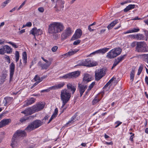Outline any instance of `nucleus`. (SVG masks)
I'll return each instance as SVG.
<instances>
[{"label":"nucleus","mask_w":148,"mask_h":148,"mask_svg":"<svg viewBox=\"0 0 148 148\" xmlns=\"http://www.w3.org/2000/svg\"><path fill=\"white\" fill-rule=\"evenodd\" d=\"M64 28L62 23L60 22H53L48 26V33L54 36L63 31Z\"/></svg>","instance_id":"obj_1"},{"label":"nucleus","mask_w":148,"mask_h":148,"mask_svg":"<svg viewBox=\"0 0 148 148\" xmlns=\"http://www.w3.org/2000/svg\"><path fill=\"white\" fill-rule=\"evenodd\" d=\"M71 97V93L68 90L64 89L61 90L60 98L62 104L60 108L61 113H63L66 109V107H65L64 106L69 101Z\"/></svg>","instance_id":"obj_2"},{"label":"nucleus","mask_w":148,"mask_h":148,"mask_svg":"<svg viewBox=\"0 0 148 148\" xmlns=\"http://www.w3.org/2000/svg\"><path fill=\"white\" fill-rule=\"evenodd\" d=\"M135 51L138 52H148L147 47L146 43L142 41L137 42Z\"/></svg>","instance_id":"obj_3"},{"label":"nucleus","mask_w":148,"mask_h":148,"mask_svg":"<svg viewBox=\"0 0 148 148\" xmlns=\"http://www.w3.org/2000/svg\"><path fill=\"white\" fill-rule=\"evenodd\" d=\"M97 63L89 59L79 60L78 62V65L83 66L87 67H92L96 66Z\"/></svg>","instance_id":"obj_4"},{"label":"nucleus","mask_w":148,"mask_h":148,"mask_svg":"<svg viewBox=\"0 0 148 148\" xmlns=\"http://www.w3.org/2000/svg\"><path fill=\"white\" fill-rule=\"evenodd\" d=\"M106 70L104 69H101L96 70L95 72V79L96 81H98L105 76Z\"/></svg>","instance_id":"obj_5"},{"label":"nucleus","mask_w":148,"mask_h":148,"mask_svg":"<svg viewBox=\"0 0 148 148\" xmlns=\"http://www.w3.org/2000/svg\"><path fill=\"white\" fill-rule=\"evenodd\" d=\"M73 32L72 29L69 27H67L61 35V39L64 40L70 36Z\"/></svg>","instance_id":"obj_6"},{"label":"nucleus","mask_w":148,"mask_h":148,"mask_svg":"<svg viewBox=\"0 0 148 148\" xmlns=\"http://www.w3.org/2000/svg\"><path fill=\"white\" fill-rule=\"evenodd\" d=\"M65 1L64 0H56V5L54 7L55 10L58 12L64 8Z\"/></svg>","instance_id":"obj_7"},{"label":"nucleus","mask_w":148,"mask_h":148,"mask_svg":"<svg viewBox=\"0 0 148 148\" xmlns=\"http://www.w3.org/2000/svg\"><path fill=\"white\" fill-rule=\"evenodd\" d=\"M42 59L46 63L43 64L40 61H39L38 64L41 66L42 69H47L50 66L51 64V61H49L45 59L43 57H41Z\"/></svg>","instance_id":"obj_8"},{"label":"nucleus","mask_w":148,"mask_h":148,"mask_svg":"<svg viewBox=\"0 0 148 148\" xmlns=\"http://www.w3.org/2000/svg\"><path fill=\"white\" fill-rule=\"evenodd\" d=\"M45 105V103L43 102L37 103L32 106L33 111L35 113L40 111L43 109Z\"/></svg>","instance_id":"obj_9"},{"label":"nucleus","mask_w":148,"mask_h":148,"mask_svg":"<svg viewBox=\"0 0 148 148\" xmlns=\"http://www.w3.org/2000/svg\"><path fill=\"white\" fill-rule=\"evenodd\" d=\"M82 31L79 29H77L75 33L73 35L72 37L71 38V40H74L77 39L79 38L82 35Z\"/></svg>","instance_id":"obj_10"},{"label":"nucleus","mask_w":148,"mask_h":148,"mask_svg":"<svg viewBox=\"0 0 148 148\" xmlns=\"http://www.w3.org/2000/svg\"><path fill=\"white\" fill-rule=\"evenodd\" d=\"M14 135L18 139H19L21 137L25 136L26 135V134L24 130H18L16 132Z\"/></svg>","instance_id":"obj_11"},{"label":"nucleus","mask_w":148,"mask_h":148,"mask_svg":"<svg viewBox=\"0 0 148 148\" xmlns=\"http://www.w3.org/2000/svg\"><path fill=\"white\" fill-rule=\"evenodd\" d=\"M15 65L12 62L9 65V72L10 74V81H11L13 78L15 70Z\"/></svg>","instance_id":"obj_12"},{"label":"nucleus","mask_w":148,"mask_h":148,"mask_svg":"<svg viewBox=\"0 0 148 148\" xmlns=\"http://www.w3.org/2000/svg\"><path fill=\"white\" fill-rule=\"evenodd\" d=\"M30 34L35 36V35H41L42 34V32L40 29H37L36 27H34L30 30Z\"/></svg>","instance_id":"obj_13"},{"label":"nucleus","mask_w":148,"mask_h":148,"mask_svg":"<svg viewBox=\"0 0 148 148\" xmlns=\"http://www.w3.org/2000/svg\"><path fill=\"white\" fill-rule=\"evenodd\" d=\"M87 88L86 85L78 84V90L80 93V96L81 97Z\"/></svg>","instance_id":"obj_14"},{"label":"nucleus","mask_w":148,"mask_h":148,"mask_svg":"<svg viewBox=\"0 0 148 148\" xmlns=\"http://www.w3.org/2000/svg\"><path fill=\"white\" fill-rule=\"evenodd\" d=\"M33 108L32 107L28 108L25 109L24 111L21 112V113L24 114L26 115H31L35 113L33 111Z\"/></svg>","instance_id":"obj_15"},{"label":"nucleus","mask_w":148,"mask_h":148,"mask_svg":"<svg viewBox=\"0 0 148 148\" xmlns=\"http://www.w3.org/2000/svg\"><path fill=\"white\" fill-rule=\"evenodd\" d=\"M11 122V120L10 119H3L0 122V128L8 125Z\"/></svg>","instance_id":"obj_16"},{"label":"nucleus","mask_w":148,"mask_h":148,"mask_svg":"<svg viewBox=\"0 0 148 148\" xmlns=\"http://www.w3.org/2000/svg\"><path fill=\"white\" fill-rule=\"evenodd\" d=\"M13 98L10 97H7L4 98L3 103H4V106H6L10 104L12 102Z\"/></svg>","instance_id":"obj_17"},{"label":"nucleus","mask_w":148,"mask_h":148,"mask_svg":"<svg viewBox=\"0 0 148 148\" xmlns=\"http://www.w3.org/2000/svg\"><path fill=\"white\" fill-rule=\"evenodd\" d=\"M114 50L112 49L109 52L106 56L107 58L109 59L114 58L117 56V55L115 54L114 52Z\"/></svg>","instance_id":"obj_18"},{"label":"nucleus","mask_w":148,"mask_h":148,"mask_svg":"<svg viewBox=\"0 0 148 148\" xmlns=\"http://www.w3.org/2000/svg\"><path fill=\"white\" fill-rule=\"evenodd\" d=\"M83 81L85 82H88L91 80V76L88 73L84 74L83 79Z\"/></svg>","instance_id":"obj_19"},{"label":"nucleus","mask_w":148,"mask_h":148,"mask_svg":"<svg viewBox=\"0 0 148 148\" xmlns=\"http://www.w3.org/2000/svg\"><path fill=\"white\" fill-rule=\"evenodd\" d=\"M19 139L14 135H13L12 140V143L11 145L12 147H17L18 144V140Z\"/></svg>","instance_id":"obj_20"},{"label":"nucleus","mask_w":148,"mask_h":148,"mask_svg":"<svg viewBox=\"0 0 148 148\" xmlns=\"http://www.w3.org/2000/svg\"><path fill=\"white\" fill-rule=\"evenodd\" d=\"M80 72L79 71H76L69 73L70 78H76L80 74Z\"/></svg>","instance_id":"obj_21"},{"label":"nucleus","mask_w":148,"mask_h":148,"mask_svg":"<svg viewBox=\"0 0 148 148\" xmlns=\"http://www.w3.org/2000/svg\"><path fill=\"white\" fill-rule=\"evenodd\" d=\"M65 85L64 82H60L57 85L52 86L53 90H56L62 88Z\"/></svg>","instance_id":"obj_22"},{"label":"nucleus","mask_w":148,"mask_h":148,"mask_svg":"<svg viewBox=\"0 0 148 148\" xmlns=\"http://www.w3.org/2000/svg\"><path fill=\"white\" fill-rule=\"evenodd\" d=\"M77 116L74 115L71 118V120H69L67 123L65 124V126H69L73 123L74 122H75L76 120H77L76 118Z\"/></svg>","instance_id":"obj_23"},{"label":"nucleus","mask_w":148,"mask_h":148,"mask_svg":"<svg viewBox=\"0 0 148 148\" xmlns=\"http://www.w3.org/2000/svg\"><path fill=\"white\" fill-rule=\"evenodd\" d=\"M32 123L33 125H34L35 129L38 128L42 124L41 121L39 120H36L33 122Z\"/></svg>","instance_id":"obj_24"},{"label":"nucleus","mask_w":148,"mask_h":148,"mask_svg":"<svg viewBox=\"0 0 148 148\" xmlns=\"http://www.w3.org/2000/svg\"><path fill=\"white\" fill-rule=\"evenodd\" d=\"M118 23V20H116L111 22L107 26L108 30L112 29L117 23Z\"/></svg>","instance_id":"obj_25"},{"label":"nucleus","mask_w":148,"mask_h":148,"mask_svg":"<svg viewBox=\"0 0 148 148\" xmlns=\"http://www.w3.org/2000/svg\"><path fill=\"white\" fill-rule=\"evenodd\" d=\"M135 5L134 4H130L125 8L123 11L125 12H127L129 10L134 8H135Z\"/></svg>","instance_id":"obj_26"},{"label":"nucleus","mask_w":148,"mask_h":148,"mask_svg":"<svg viewBox=\"0 0 148 148\" xmlns=\"http://www.w3.org/2000/svg\"><path fill=\"white\" fill-rule=\"evenodd\" d=\"M109 49V48H105L99 49L97 50V54L102 53V54H104L108 51Z\"/></svg>","instance_id":"obj_27"},{"label":"nucleus","mask_w":148,"mask_h":148,"mask_svg":"<svg viewBox=\"0 0 148 148\" xmlns=\"http://www.w3.org/2000/svg\"><path fill=\"white\" fill-rule=\"evenodd\" d=\"M67 88L70 90L73 94L76 90V88L72 84H68L67 85Z\"/></svg>","instance_id":"obj_28"},{"label":"nucleus","mask_w":148,"mask_h":148,"mask_svg":"<svg viewBox=\"0 0 148 148\" xmlns=\"http://www.w3.org/2000/svg\"><path fill=\"white\" fill-rule=\"evenodd\" d=\"M36 99L34 98H31L30 99L27 100L26 102V106L30 105L34 103Z\"/></svg>","instance_id":"obj_29"},{"label":"nucleus","mask_w":148,"mask_h":148,"mask_svg":"<svg viewBox=\"0 0 148 148\" xmlns=\"http://www.w3.org/2000/svg\"><path fill=\"white\" fill-rule=\"evenodd\" d=\"M35 129L34 125H33L32 123L29 124L25 129V130H27L29 132H30Z\"/></svg>","instance_id":"obj_30"},{"label":"nucleus","mask_w":148,"mask_h":148,"mask_svg":"<svg viewBox=\"0 0 148 148\" xmlns=\"http://www.w3.org/2000/svg\"><path fill=\"white\" fill-rule=\"evenodd\" d=\"M4 47L5 48V53L6 52L7 53L10 54L12 52V49L8 45H5Z\"/></svg>","instance_id":"obj_31"},{"label":"nucleus","mask_w":148,"mask_h":148,"mask_svg":"<svg viewBox=\"0 0 148 148\" xmlns=\"http://www.w3.org/2000/svg\"><path fill=\"white\" fill-rule=\"evenodd\" d=\"M78 51H76L75 50H71L69 51L67 53L64 54L65 56H71L77 52Z\"/></svg>","instance_id":"obj_32"},{"label":"nucleus","mask_w":148,"mask_h":148,"mask_svg":"<svg viewBox=\"0 0 148 148\" xmlns=\"http://www.w3.org/2000/svg\"><path fill=\"white\" fill-rule=\"evenodd\" d=\"M145 38L144 36L142 34H136V40H143Z\"/></svg>","instance_id":"obj_33"},{"label":"nucleus","mask_w":148,"mask_h":148,"mask_svg":"<svg viewBox=\"0 0 148 148\" xmlns=\"http://www.w3.org/2000/svg\"><path fill=\"white\" fill-rule=\"evenodd\" d=\"M113 49L114 50V52H115V54L117 55V56L121 53L122 51L121 49L119 47L114 48Z\"/></svg>","instance_id":"obj_34"},{"label":"nucleus","mask_w":148,"mask_h":148,"mask_svg":"<svg viewBox=\"0 0 148 148\" xmlns=\"http://www.w3.org/2000/svg\"><path fill=\"white\" fill-rule=\"evenodd\" d=\"M10 1L11 0H6L4 2L2 3L1 5V8H4L10 2Z\"/></svg>","instance_id":"obj_35"},{"label":"nucleus","mask_w":148,"mask_h":148,"mask_svg":"<svg viewBox=\"0 0 148 148\" xmlns=\"http://www.w3.org/2000/svg\"><path fill=\"white\" fill-rule=\"evenodd\" d=\"M125 55L121 56L119 57H118L116 59V60L119 63L120 62H121L122 60H123L124 59L125 57Z\"/></svg>","instance_id":"obj_36"},{"label":"nucleus","mask_w":148,"mask_h":148,"mask_svg":"<svg viewBox=\"0 0 148 148\" xmlns=\"http://www.w3.org/2000/svg\"><path fill=\"white\" fill-rule=\"evenodd\" d=\"M59 78L60 79H61L62 78L64 79H70L69 74V73L66 74L60 77Z\"/></svg>","instance_id":"obj_37"},{"label":"nucleus","mask_w":148,"mask_h":148,"mask_svg":"<svg viewBox=\"0 0 148 148\" xmlns=\"http://www.w3.org/2000/svg\"><path fill=\"white\" fill-rule=\"evenodd\" d=\"M144 66L143 65L141 64V65L139 67L138 70V72L137 73V75H139L140 73H141V72L142 71L143 69V68Z\"/></svg>","instance_id":"obj_38"},{"label":"nucleus","mask_w":148,"mask_h":148,"mask_svg":"<svg viewBox=\"0 0 148 148\" xmlns=\"http://www.w3.org/2000/svg\"><path fill=\"white\" fill-rule=\"evenodd\" d=\"M110 83L108 82L103 87V88L104 90L107 91L108 90V89L110 87V86H109V85L110 84Z\"/></svg>","instance_id":"obj_39"},{"label":"nucleus","mask_w":148,"mask_h":148,"mask_svg":"<svg viewBox=\"0 0 148 148\" xmlns=\"http://www.w3.org/2000/svg\"><path fill=\"white\" fill-rule=\"evenodd\" d=\"M100 100L97 97H95L92 101L93 105L97 103L100 101Z\"/></svg>","instance_id":"obj_40"},{"label":"nucleus","mask_w":148,"mask_h":148,"mask_svg":"<svg viewBox=\"0 0 148 148\" xmlns=\"http://www.w3.org/2000/svg\"><path fill=\"white\" fill-rule=\"evenodd\" d=\"M34 79L35 81L38 82L39 83L41 82V81H40V77L37 75H36L35 76V77H34Z\"/></svg>","instance_id":"obj_41"},{"label":"nucleus","mask_w":148,"mask_h":148,"mask_svg":"<svg viewBox=\"0 0 148 148\" xmlns=\"http://www.w3.org/2000/svg\"><path fill=\"white\" fill-rule=\"evenodd\" d=\"M5 43H8L10 44L12 47L15 48H17L18 47V46L15 43H13L11 42H8L5 41Z\"/></svg>","instance_id":"obj_42"},{"label":"nucleus","mask_w":148,"mask_h":148,"mask_svg":"<svg viewBox=\"0 0 148 148\" xmlns=\"http://www.w3.org/2000/svg\"><path fill=\"white\" fill-rule=\"evenodd\" d=\"M5 53V48L3 46V48L0 49V54L3 55Z\"/></svg>","instance_id":"obj_43"},{"label":"nucleus","mask_w":148,"mask_h":148,"mask_svg":"<svg viewBox=\"0 0 148 148\" xmlns=\"http://www.w3.org/2000/svg\"><path fill=\"white\" fill-rule=\"evenodd\" d=\"M27 0H25L23 3L21 4L18 8L17 9V11L19 10L25 4Z\"/></svg>","instance_id":"obj_44"},{"label":"nucleus","mask_w":148,"mask_h":148,"mask_svg":"<svg viewBox=\"0 0 148 148\" xmlns=\"http://www.w3.org/2000/svg\"><path fill=\"white\" fill-rule=\"evenodd\" d=\"M58 108H56L55 109L54 112L52 115H53V116L56 117L58 115Z\"/></svg>","instance_id":"obj_45"},{"label":"nucleus","mask_w":148,"mask_h":148,"mask_svg":"<svg viewBox=\"0 0 148 148\" xmlns=\"http://www.w3.org/2000/svg\"><path fill=\"white\" fill-rule=\"evenodd\" d=\"M131 29V32H132V33L138 32L140 30L138 28H134Z\"/></svg>","instance_id":"obj_46"},{"label":"nucleus","mask_w":148,"mask_h":148,"mask_svg":"<svg viewBox=\"0 0 148 148\" xmlns=\"http://www.w3.org/2000/svg\"><path fill=\"white\" fill-rule=\"evenodd\" d=\"M53 90L52 88V86H51L47 89L42 90L41 91V92H48L50 90Z\"/></svg>","instance_id":"obj_47"},{"label":"nucleus","mask_w":148,"mask_h":148,"mask_svg":"<svg viewBox=\"0 0 148 148\" xmlns=\"http://www.w3.org/2000/svg\"><path fill=\"white\" fill-rule=\"evenodd\" d=\"M95 82H92L89 86L88 88V90H90L93 87V86L95 85Z\"/></svg>","instance_id":"obj_48"},{"label":"nucleus","mask_w":148,"mask_h":148,"mask_svg":"<svg viewBox=\"0 0 148 148\" xmlns=\"http://www.w3.org/2000/svg\"><path fill=\"white\" fill-rule=\"evenodd\" d=\"M142 58L146 60L147 62L148 63V54H143L141 55Z\"/></svg>","instance_id":"obj_49"},{"label":"nucleus","mask_w":148,"mask_h":148,"mask_svg":"<svg viewBox=\"0 0 148 148\" xmlns=\"http://www.w3.org/2000/svg\"><path fill=\"white\" fill-rule=\"evenodd\" d=\"M4 59L7 60V62H8V63L10 62V57L7 55H5L4 57Z\"/></svg>","instance_id":"obj_50"},{"label":"nucleus","mask_w":148,"mask_h":148,"mask_svg":"<svg viewBox=\"0 0 148 148\" xmlns=\"http://www.w3.org/2000/svg\"><path fill=\"white\" fill-rule=\"evenodd\" d=\"M137 42L136 41H134L132 42L130 44V46L131 47L133 48L136 45L137 46Z\"/></svg>","instance_id":"obj_51"},{"label":"nucleus","mask_w":148,"mask_h":148,"mask_svg":"<svg viewBox=\"0 0 148 148\" xmlns=\"http://www.w3.org/2000/svg\"><path fill=\"white\" fill-rule=\"evenodd\" d=\"M119 63V62L117 61L116 59H115L113 64V66L112 68V69L113 68L116 66Z\"/></svg>","instance_id":"obj_52"},{"label":"nucleus","mask_w":148,"mask_h":148,"mask_svg":"<svg viewBox=\"0 0 148 148\" xmlns=\"http://www.w3.org/2000/svg\"><path fill=\"white\" fill-rule=\"evenodd\" d=\"M122 123V122L119 121H117L115 123V124L116 125L115 128H116L119 126Z\"/></svg>","instance_id":"obj_53"},{"label":"nucleus","mask_w":148,"mask_h":148,"mask_svg":"<svg viewBox=\"0 0 148 148\" xmlns=\"http://www.w3.org/2000/svg\"><path fill=\"white\" fill-rule=\"evenodd\" d=\"M22 59L23 60V63L24 64H26L27 63V57H22Z\"/></svg>","instance_id":"obj_54"},{"label":"nucleus","mask_w":148,"mask_h":148,"mask_svg":"<svg viewBox=\"0 0 148 148\" xmlns=\"http://www.w3.org/2000/svg\"><path fill=\"white\" fill-rule=\"evenodd\" d=\"M58 49V47L57 46H53L51 50L53 52H56L57 50Z\"/></svg>","instance_id":"obj_55"},{"label":"nucleus","mask_w":148,"mask_h":148,"mask_svg":"<svg viewBox=\"0 0 148 148\" xmlns=\"http://www.w3.org/2000/svg\"><path fill=\"white\" fill-rule=\"evenodd\" d=\"M38 10L40 12L42 13L44 12V9L43 7H40L38 8Z\"/></svg>","instance_id":"obj_56"},{"label":"nucleus","mask_w":148,"mask_h":148,"mask_svg":"<svg viewBox=\"0 0 148 148\" xmlns=\"http://www.w3.org/2000/svg\"><path fill=\"white\" fill-rule=\"evenodd\" d=\"M80 41H81L80 40H77L74 42L73 44L74 45H77L80 43Z\"/></svg>","instance_id":"obj_57"},{"label":"nucleus","mask_w":148,"mask_h":148,"mask_svg":"<svg viewBox=\"0 0 148 148\" xmlns=\"http://www.w3.org/2000/svg\"><path fill=\"white\" fill-rule=\"evenodd\" d=\"M5 40L4 39H0V45H1L4 44L5 43Z\"/></svg>","instance_id":"obj_58"},{"label":"nucleus","mask_w":148,"mask_h":148,"mask_svg":"<svg viewBox=\"0 0 148 148\" xmlns=\"http://www.w3.org/2000/svg\"><path fill=\"white\" fill-rule=\"evenodd\" d=\"M15 58H19V52L18 51H16L15 53Z\"/></svg>","instance_id":"obj_59"},{"label":"nucleus","mask_w":148,"mask_h":148,"mask_svg":"<svg viewBox=\"0 0 148 148\" xmlns=\"http://www.w3.org/2000/svg\"><path fill=\"white\" fill-rule=\"evenodd\" d=\"M97 51H95L94 52H93L91 53L89 56L90 57H92L93 55H95L96 54H97Z\"/></svg>","instance_id":"obj_60"},{"label":"nucleus","mask_w":148,"mask_h":148,"mask_svg":"<svg viewBox=\"0 0 148 148\" xmlns=\"http://www.w3.org/2000/svg\"><path fill=\"white\" fill-rule=\"evenodd\" d=\"M32 23L31 22H29L27 23L26 24V26L27 27H30L32 26Z\"/></svg>","instance_id":"obj_61"},{"label":"nucleus","mask_w":148,"mask_h":148,"mask_svg":"<svg viewBox=\"0 0 148 148\" xmlns=\"http://www.w3.org/2000/svg\"><path fill=\"white\" fill-rule=\"evenodd\" d=\"M92 26L91 25H89L88 27V29L90 32L93 31H94V29H93L94 28V27H91Z\"/></svg>","instance_id":"obj_62"},{"label":"nucleus","mask_w":148,"mask_h":148,"mask_svg":"<svg viewBox=\"0 0 148 148\" xmlns=\"http://www.w3.org/2000/svg\"><path fill=\"white\" fill-rule=\"evenodd\" d=\"M131 38H133L135 40H136V34L131 35L129 36Z\"/></svg>","instance_id":"obj_63"},{"label":"nucleus","mask_w":148,"mask_h":148,"mask_svg":"<svg viewBox=\"0 0 148 148\" xmlns=\"http://www.w3.org/2000/svg\"><path fill=\"white\" fill-rule=\"evenodd\" d=\"M134 134H133V135H131L130 137V141H131L132 142L133 141V138L134 137Z\"/></svg>","instance_id":"obj_64"}]
</instances>
